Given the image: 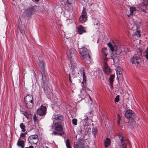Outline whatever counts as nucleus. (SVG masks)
I'll use <instances>...</instances> for the list:
<instances>
[{
  "label": "nucleus",
  "mask_w": 148,
  "mask_h": 148,
  "mask_svg": "<svg viewBox=\"0 0 148 148\" xmlns=\"http://www.w3.org/2000/svg\"><path fill=\"white\" fill-rule=\"evenodd\" d=\"M74 49L73 48H70L67 51L66 54L68 58L70 59L71 67L72 72L69 74V79L70 82H71V77L73 78L75 77H80L83 79L82 83H86V77L84 74L83 70L82 68H80L77 65L73 58L74 56Z\"/></svg>",
  "instance_id": "f257e3e1"
},
{
  "label": "nucleus",
  "mask_w": 148,
  "mask_h": 148,
  "mask_svg": "<svg viewBox=\"0 0 148 148\" xmlns=\"http://www.w3.org/2000/svg\"><path fill=\"white\" fill-rule=\"evenodd\" d=\"M107 45L110 48L109 54L113 61L114 57H115L116 55H119L122 51H125L124 50L122 49L123 48V46L116 47L115 45H112L110 42H108Z\"/></svg>",
  "instance_id": "f03ea898"
},
{
  "label": "nucleus",
  "mask_w": 148,
  "mask_h": 148,
  "mask_svg": "<svg viewBox=\"0 0 148 148\" xmlns=\"http://www.w3.org/2000/svg\"><path fill=\"white\" fill-rule=\"evenodd\" d=\"M79 53L83 57L85 60L87 62V63H90V50L85 47L80 48L79 49Z\"/></svg>",
  "instance_id": "7ed1b4c3"
},
{
  "label": "nucleus",
  "mask_w": 148,
  "mask_h": 148,
  "mask_svg": "<svg viewBox=\"0 0 148 148\" xmlns=\"http://www.w3.org/2000/svg\"><path fill=\"white\" fill-rule=\"evenodd\" d=\"M25 102L27 107L29 108H31L33 106V97L31 95L26 96L24 99Z\"/></svg>",
  "instance_id": "20e7f679"
},
{
  "label": "nucleus",
  "mask_w": 148,
  "mask_h": 148,
  "mask_svg": "<svg viewBox=\"0 0 148 148\" xmlns=\"http://www.w3.org/2000/svg\"><path fill=\"white\" fill-rule=\"evenodd\" d=\"M118 136L120 140V143L119 144V147L121 148H127L126 138L123 136L122 134L121 133L119 134Z\"/></svg>",
  "instance_id": "39448f33"
},
{
  "label": "nucleus",
  "mask_w": 148,
  "mask_h": 148,
  "mask_svg": "<svg viewBox=\"0 0 148 148\" xmlns=\"http://www.w3.org/2000/svg\"><path fill=\"white\" fill-rule=\"evenodd\" d=\"M140 23L139 21H136L134 23L135 25L133 26V29H136V32L135 33L132 35V37L134 39L135 36H136L137 37H140V32L138 30L140 25Z\"/></svg>",
  "instance_id": "423d86ee"
},
{
  "label": "nucleus",
  "mask_w": 148,
  "mask_h": 148,
  "mask_svg": "<svg viewBox=\"0 0 148 148\" xmlns=\"http://www.w3.org/2000/svg\"><path fill=\"white\" fill-rule=\"evenodd\" d=\"M125 116L126 118L129 120H132V122H134L133 120L135 116L134 113L132 110H128L126 111L125 114Z\"/></svg>",
  "instance_id": "0eeeda50"
},
{
  "label": "nucleus",
  "mask_w": 148,
  "mask_h": 148,
  "mask_svg": "<svg viewBox=\"0 0 148 148\" xmlns=\"http://www.w3.org/2000/svg\"><path fill=\"white\" fill-rule=\"evenodd\" d=\"M38 141V136L36 134L32 135L29 137L28 141L31 145L36 144Z\"/></svg>",
  "instance_id": "6e6552de"
},
{
  "label": "nucleus",
  "mask_w": 148,
  "mask_h": 148,
  "mask_svg": "<svg viewBox=\"0 0 148 148\" xmlns=\"http://www.w3.org/2000/svg\"><path fill=\"white\" fill-rule=\"evenodd\" d=\"M52 119L53 121V123H55L56 122L63 121V118L62 116L56 113H55L53 115L52 117Z\"/></svg>",
  "instance_id": "1a4fd4ad"
},
{
  "label": "nucleus",
  "mask_w": 148,
  "mask_h": 148,
  "mask_svg": "<svg viewBox=\"0 0 148 148\" xmlns=\"http://www.w3.org/2000/svg\"><path fill=\"white\" fill-rule=\"evenodd\" d=\"M130 61L132 63L137 64V65L136 64L137 66L139 67L140 66V59L138 55L134 54L133 57L131 59Z\"/></svg>",
  "instance_id": "9d476101"
},
{
  "label": "nucleus",
  "mask_w": 148,
  "mask_h": 148,
  "mask_svg": "<svg viewBox=\"0 0 148 148\" xmlns=\"http://www.w3.org/2000/svg\"><path fill=\"white\" fill-rule=\"evenodd\" d=\"M86 12L85 8H83L82 14L79 18V21L81 23H83L86 21L87 20Z\"/></svg>",
  "instance_id": "9b49d317"
},
{
  "label": "nucleus",
  "mask_w": 148,
  "mask_h": 148,
  "mask_svg": "<svg viewBox=\"0 0 148 148\" xmlns=\"http://www.w3.org/2000/svg\"><path fill=\"white\" fill-rule=\"evenodd\" d=\"M47 109L45 106H41L37 110V113L40 116H43L45 114Z\"/></svg>",
  "instance_id": "f8f14e48"
},
{
  "label": "nucleus",
  "mask_w": 148,
  "mask_h": 148,
  "mask_svg": "<svg viewBox=\"0 0 148 148\" xmlns=\"http://www.w3.org/2000/svg\"><path fill=\"white\" fill-rule=\"evenodd\" d=\"M107 59L104 60L103 62V71L106 74H109L111 73V70L109 66L107 64Z\"/></svg>",
  "instance_id": "ddd939ff"
},
{
  "label": "nucleus",
  "mask_w": 148,
  "mask_h": 148,
  "mask_svg": "<svg viewBox=\"0 0 148 148\" xmlns=\"http://www.w3.org/2000/svg\"><path fill=\"white\" fill-rule=\"evenodd\" d=\"M54 128L55 130L59 132H63L62 127L61 125V122H56L54 124Z\"/></svg>",
  "instance_id": "4468645a"
},
{
  "label": "nucleus",
  "mask_w": 148,
  "mask_h": 148,
  "mask_svg": "<svg viewBox=\"0 0 148 148\" xmlns=\"http://www.w3.org/2000/svg\"><path fill=\"white\" fill-rule=\"evenodd\" d=\"M77 33L80 34H82L83 33L86 32L83 27L82 25H80L77 27Z\"/></svg>",
  "instance_id": "2eb2a0df"
},
{
  "label": "nucleus",
  "mask_w": 148,
  "mask_h": 148,
  "mask_svg": "<svg viewBox=\"0 0 148 148\" xmlns=\"http://www.w3.org/2000/svg\"><path fill=\"white\" fill-rule=\"evenodd\" d=\"M130 13L128 14L127 16L128 17H130L132 16L134 14V12L136 10V8L134 6L131 7L130 8Z\"/></svg>",
  "instance_id": "dca6fc26"
},
{
  "label": "nucleus",
  "mask_w": 148,
  "mask_h": 148,
  "mask_svg": "<svg viewBox=\"0 0 148 148\" xmlns=\"http://www.w3.org/2000/svg\"><path fill=\"white\" fill-rule=\"evenodd\" d=\"M31 11L30 8H29L25 10V12L23 13V15L26 16H31L32 15Z\"/></svg>",
  "instance_id": "f3484780"
},
{
  "label": "nucleus",
  "mask_w": 148,
  "mask_h": 148,
  "mask_svg": "<svg viewBox=\"0 0 148 148\" xmlns=\"http://www.w3.org/2000/svg\"><path fill=\"white\" fill-rule=\"evenodd\" d=\"M30 8L32 15L35 14L38 10V7L37 6H34Z\"/></svg>",
  "instance_id": "a211bd4d"
},
{
  "label": "nucleus",
  "mask_w": 148,
  "mask_h": 148,
  "mask_svg": "<svg viewBox=\"0 0 148 148\" xmlns=\"http://www.w3.org/2000/svg\"><path fill=\"white\" fill-rule=\"evenodd\" d=\"M104 143L105 147H109L111 143L110 140V138H108L105 139Z\"/></svg>",
  "instance_id": "6ab92c4d"
},
{
  "label": "nucleus",
  "mask_w": 148,
  "mask_h": 148,
  "mask_svg": "<svg viewBox=\"0 0 148 148\" xmlns=\"http://www.w3.org/2000/svg\"><path fill=\"white\" fill-rule=\"evenodd\" d=\"M17 145L18 146L21 147L22 148H24V142L22 140L18 141Z\"/></svg>",
  "instance_id": "aec40b11"
},
{
  "label": "nucleus",
  "mask_w": 148,
  "mask_h": 148,
  "mask_svg": "<svg viewBox=\"0 0 148 148\" xmlns=\"http://www.w3.org/2000/svg\"><path fill=\"white\" fill-rule=\"evenodd\" d=\"M79 144V143L78 142L77 143H74V148H83V145Z\"/></svg>",
  "instance_id": "412c9836"
},
{
  "label": "nucleus",
  "mask_w": 148,
  "mask_h": 148,
  "mask_svg": "<svg viewBox=\"0 0 148 148\" xmlns=\"http://www.w3.org/2000/svg\"><path fill=\"white\" fill-rule=\"evenodd\" d=\"M122 72H117L116 74L117 76V78L118 79H121L122 76Z\"/></svg>",
  "instance_id": "4be33fe9"
},
{
  "label": "nucleus",
  "mask_w": 148,
  "mask_h": 148,
  "mask_svg": "<svg viewBox=\"0 0 148 148\" xmlns=\"http://www.w3.org/2000/svg\"><path fill=\"white\" fill-rule=\"evenodd\" d=\"M38 64L42 69H43L44 67L45 63L43 61L39 60L38 62Z\"/></svg>",
  "instance_id": "5701e85b"
},
{
  "label": "nucleus",
  "mask_w": 148,
  "mask_h": 148,
  "mask_svg": "<svg viewBox=\"0 0 148 148\" xmlns=\"http://www.w3.org/2000/svg\"><path fill=\"white\" fill-rule=\"evenodd\" d=\"M147 6H145L144 3H143L139 5L138 8L140 10L145 12V10H143V9L144 8V7H146Z\"/></svg>",
  "instance_id": "b1692460"
},
{
  "label": "nucleus",
  "mask_w": 148,
  "mask_h": 148,
  "mask_svg": "<svg viewBox=\"0 0 148 148\" xmlns=\"http://www.w3.org/2000/svg\"><path fill=\"white\" fill-rule=\"evenodd\" d=\"M107 50V48H104L103 49L101 50V52L105 56V60L107 59V58H106V57L107 56V54L106 53L105 51H106Z\"/></svg>",
  "instance_id": "393cba45"
},
{
  "label": "nucleus",
  "mask_w": 148,
  "mask_h": 148,
  "mask_svg": "<svg viewBox=\"0 0 148 148\" xmlns=\"http://www.w3.org/2000/svg\"><path fill=\"white\" fill-rule=\"evenodd\" d=\"M144 56L147 60H148V47H147L146 49L144 52Z\"/></svg>",
  "instance_id": "a878e982"
},
{
  "label": "nucleus",
  "mask_w": 148,
  "mask_h": 148,
  "mask_svg": "<svg viewBox=\"0 0 148 148\" xmlns=\"http://www.w3.org/2000/svg\"><path fill=\"white\" fill-rule=\"evenodd\" d=\"M64 134V132H58L56 131H53L52 134H53L54 135H59L60 136H62Z\"/></svg>",
  "instance_id": "bb28decb"
},
{
  "label": "nucleus",
  "mask_w": 148,
  "mask_h": 148,
  "mask_svg": "<svg viewBox=\"0 0 148 148\" xmlns=\"http://www.w3.org/2000/svg\"><path fill=\"white\" fill-rule=\"evenodd\" d=\"M80 92L81 95L83 96V97H84L87 94V93H86V91L83 89H82V90H81Z\"/></svg>",
  "instance_id": "cd10ccee"
},
{
  "label": "nucleus",
  "mask_w": 148,
  "mask_h": 148,
  "mask_svg": "<svg viewBox=\"0 0 148 148\" xmlns=\"http://www.w3.org/2000/svg\"><path fill=\"white\" fill-rule=\"evenodd\" d=\"M20 127L22 129V131L23 132H24L26 130L25 129V126L23 123H21L20 124Z\"/></svg>",
  "instance_id": "c85d7f7f"
},
{
  "label": "nucleus",
  "mask_w": 148,
  "mask_h": 148,
  "mask_svg": "<svg viewBox=\"0 0 148 148\" xmlns=\"http://www.w3.org/2000/svg\"><path fill=\"white\" fill-rule=\"evenodd\" d=\"M114 76L113 75H111L110 76L109 78V81L110 83L113 82L114 79Z\"/></svg>",
  "instance_id": "c756f323"
},
{
  "label": "nucleus",
  "mask_w": 148,
  "mask_h": 148,
  "mask_svg": "<svg viewBox=\"0 0 148 148\" xmlns=\"http://www.w3.org/2000/svg\"><path fill=\"white\" fill-rule=\"evenodd\" d=\"M73 124L75 125H76L77 124V120L76 119H73L72 120Z\"/></svg>",
  "instance_id": "7c9ffc66"
},
{
  "label": "nucleus",
  "mask_w": 148,
  "mask_h": 148,
  "mask_svg": "<svg viewBox=\"0 0 148 148\" xmlns=\"http://www.w3.org/2000/svg\"><path fill=\"white\" fill-rule=\"evenodd\" d=\"M66 146L67 148H71L69 144V142L68 139H67L66 142Z\"/></svg>",
  "instance_id": "2f4dec72"
},
{
  "label": "nucleus",
  "mask_w": 148,
  "mask_h": 148,
  "mask_svg": "<svg viewBox=\"0 0 148 148\" xmlns=\"http://www.w3.org/2000/svg\"><path fill=\"white\" fill-rule=\"evenodd\" d=\"M116 72H122L123 70L120 66H118L116 69Z\"/></svg>",
  "instance_id": "473e14b6"
},
{
  "label": "nucleus",
  "mask_w": 148,
  "mask_h": 148,
  "mask_svg": "<svg viewBox=\"0 0 148 148\" xmlns=\"http://www.w3.org/2000/svg\"><path fill=\"white\" fill-rule=\"evenodd\" d=\"M97 132V129L96 128H94L92 130V133L95 136Z\"/></svg>",
  "instance_id": "72a5a7b5"
},
{
  "label": "nucleus",
  "mask_w": 148,
  "mask_h": 148,
  "mask_svg": "<svg viewBox=\"0 0 148 148\" xmlns=\"http://www.w3.org/2000/svg\"><path fill=\"white\" fill-rule=\"evenodd\" d=\"M84 119H83V122H84L86 123L88 119V117L87 116H85L84 117Z\"/></svg>",
  "instance_id": "f704fd0d"
},
{
  "label": "nucleus",
  "mask_w": 148,
  "mask_h": 148,
  "mask_svg": "<svg viewBox=\"0 0 148 148\" xmlns=\"http://www.w3.org/2000/svg\"><path fill=\"white\" fill-rule=\"evenodd\" d=\"M143 2L144 5L145 6H147L148 5V0H143Z\"/></svg>",
  "instance_id": "c9c22d12"
},
{
  "label": "nucleus",
  "mask_w": 148,
  "mask_h": 148,
  "mask_svg": "<svg viewBox=\"0 0 148 148\" xmlns=\"http://www.w3.org/2000/svg\"><path fill=\"white\" fill-rule=\"evenodd\" d=\"M119 96L117 95L116 96L114 99V101L116 102H118L119 101Z\"/></svg>",
  "instance_id": "e433bc0d"
},
{
  "label": "nucleus",
  "mask_w": 148,
  "mask_h": 148,
  "mask_svg": "<svg viewBox=\"0 0 148 148\" xmlns=\"http://www.w3.org/2000/svg\"><path fill=\"white\" fill-rule=\"evenodd\" d=\"M117 117H118V120L117 122H118V124H119V123L120 121L121 120V117L120 116V115H119V114H118L117 115Z\"/></svg>",
  "instance_id": "4c0bfd02"
},
{
  "label": "nucleus",
  "mask_w": 148,
  "mask_h": 148,
  "mask_svg": "<svg viewBox=\"0 0 148 148\" xmlns=\"http://www.w3.org/2000/svg\"><path fill=\"white\" fill-rule=\"evenodd\" d=\"M37 117L36 116V115L35 114H34L33 116V119L35 121L36 120Z\"/></svg>",
  "instance_id": "58836bf2"
},
{
  "label": "nucleus",
  "mask_w": 148,
  "mask_h": 148,
  "mask_svg": "<svg viewBox=\"0 0 148 148\" xmlns=\"http://www.w3.org/2000/svg\"><path fill=\"white\" fill-rule=\"evenodd\" d=\"M62 37H65V32H64L63 31H62Z\"/></svg>",
  "instance_id": "ea45409f"
},
{
  "label": "nucleus",
  "mask_w": 148,
  "mask_h": 148,
  "mask_svg": "<svg viewBox=\"0 0 148 148\" xmlns=\"http://www.w3.org/2000/svg\"><path fill=\"white\" fill-rule=\"evenodd\" d=\"M113 82H112V83H110V87L111 88H112L113 87Z\"/></svg>",
  "instance_id": "a19ab883"
},
{
  "label": "nucleus",
  "mask_w": 148,
  "mask_h": 148,
  "mask_svg": "<svg viewBox=\"0 0 148 148\" xmlns=\"http://www.w3.org/2000/svg\"><path fill=\"white\" fill-rule=\"evenodd\" d=\"M25 148H34V147L32 146H29V147H25Z\"/></svg>",
  "instance_id": "79ce46f5"
},
{
  "label": "nucleus",
  "mask_w": 148,
  "mask_h": 148,
  "mask_svg": "<svg viewBox=\"0 0 148 148\" xmlns=\"http://www.w3.org/2000/svg\"><path fill=\"white\" fill-rule=\"evenodd\" d=\"M34 1L35 2H37L39 1V0H34Z\"/></svg>",
  "instance_id": "37998d69"
},
{
  "label": "nucleus",
  "mask_w": 148,
  "mask_h": 148,
  "mask_svg": "<svg viewBox=\"0 0 148 148\" xmlns=\"http://www.w3.org/2000/svg\"><path fill=\"white\" fill-rule=\"evenodd\" d=\"M45 148H49L48 147L46 146L45 147Z\"/></svg>",
  "instance_id": "c03bdc74"
},
{
  "label": "nucleus",
  "mask_w": 148,
  "mask_h": 148,
  "mask_svg": "<svg viewBox=\"0 0 148 148\" xmlns=\"http://www.w3.org/2000/svg\"><path fill=\"white\" fill-rule=\"evenodd\" d=\"M98 41H99V40H97V43H98Z\"/></svg>",
  "instance_id": "a18cd8bd"
},
{
  "label": "nucleus",
  "mask_w": 148,
  "mask_h": 148,
  "mask_svg": "<svg viewBox=\"0 0 148 148\" xmlns=\"http://www.w3.org/2000/svg\"><path fill=\"white\" fill-rule=\"evenodd\" d=\"M89 97H90V99L91 100V98H90V97L89 95Z\"/></svg>",
  "instance_id": "49530a36"
},
{
  "label": "nucleus",
  "mask_w": 148,
  "mask_h": 148,
  "mask_svg": "<svg viewBox=\"0 0 148 148\" xmlns=\"http://www.w3.org/2000/svg\"><path fill=\"white\" fill-rule=\"evenodd\" d=\"M97 24H98V23H96V25H97Z\"/></svg>",
  "instance_id": "de8ad7c7"
}]
</instances>
